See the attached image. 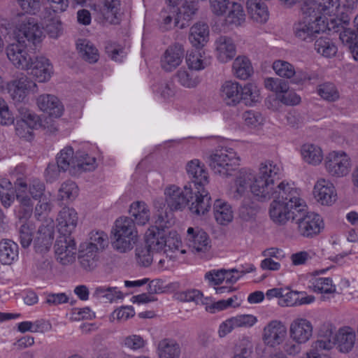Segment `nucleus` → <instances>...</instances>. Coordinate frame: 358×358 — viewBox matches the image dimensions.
I'll return each instance as SVG.
<instances>
[{
  "label": "nucleus",
  "instance_id": "obj_1",
  "mask_svg": "<svg viewBox=\"0 0 358 358\" xmlns=\"http://www.w3.org/2000/svg\"><path fill=\"white\" fill-rule=\"evenodd\" d=\"M186 171L189 181L183 189L171 185L165 190L166 203L171 210H182L187 206L196 215H203L211 207V197L204 187L208 183V175L199 159L187 162Z\"/></svg>",
  "mask_w": 358,
  "mask_h": 358
},
{
  "label": "nucleus",
  "instance_id": "obj_2",
  "mask_svg": "<svg viewBox=\"0 0 358 358\" xmlns=\"http://www.w3.org/2000/svg\"><path fill=\"white\" fill-rule=\"evenodd\" d=\"M266 169L261 173L252 186V196L254 199L260 202H266L271 199L273 201L270 204L269 215L272 221L279 225H283L290 219L295 220L294 217L298 214L294 209L296 206L303 204L299 198V194L296 189L292 187L284 181L275 185L279 180V176L276 177L275 171L268 173L267 176Z\"/></svg>",
  "mask_w": 358,
  "mask_h": 358
},
{
  "label": "nucleus",
  "instance_id": "obj_3",
  "mask_svg": "<svg viewBox=\"0 0 358 358\" xmlns=\"http://www.w3.org/2000/svg\"><path fill=\"white\" fill-rule=\"evenodd\" d=\"M57 162L62 172L69 171L72 176L80 174L83 171H94L96 159L85 152H77L75 155L71 147L62 149L57 156Z\"/></svg>",
  "mask_w": 358,
  "mask_h": 358
},
{
  "label": "nucleus",
  "instance_id": "obj_4",
  "mask_svg": "<svg viewBox=\"0 0 358 358\" xmlns=\"http://www.w3.org/2000/svg\"><path fill=\"white\" fill-rule=\"evenodd\" d=\"M112 234L111 243L114 250L121 253L131 250L138 238L134 220L129 217H121L116 220Z\"/></svg>",
  "mask_w": 358,
  "mask_h": 358
},
{
  "label": "nucleus",
  "instance_id": "obj_5",
  "mask_svg": "<svg viewBox=\"0 0 358 358\" xmlns=\"http://www.w3.org/2000/svg\"><path fill=\"white\" fill-rule=\"evenodd\" d=\"M208 163L215 173L228 177L238 166V157L232 148L222 147L210 155Z\"/></svg>",
  "mask_w": 358,
  "mask_h": 358
},
{
  "label": "nucleus",
  "instance_id": "obj_6",
  "mask_svg": "<svg viewBox=\"0 0 358 358\" xmlns=\"http://www.w3.org/2000/svg\"><path fill=\"white\" fill-rule=\"evenodd\" d=\"M298 213L294 217L297 224L298 232L303 237H313L318 234L323 228V222L320 216L306 211V206L299 204L294 208Z\"/></svg>",
  "mask_w": 358,
  "mask_h": 358
},
{
  "label": "nucleus",
  "instance_id": "obj_7",
  "mask_svg": "<svg viewBox=\"0 0 358 358\" xmlns=\"http://www.w3.org/2000/svg\"><path fill=\"white\" fill-rule=\"evenodd\" d=\"M326 29L327 23L324 20L319 22L313 20L312 18L303 17L293 24L292 32L298 40L310 42L314 40L317 34L324 31Z\"/></svg>",
  "mask_w": 358,
  "mask_h": 358
},
{
  "label": "nucleus",
  "instance_id": "obj_8",
  "mask_svg": "<svg viewBox=\"0 0 358 358\" xmlns=\"http://www.w3.org/2000/svg\"><path fill=\"white\" fill-rule=\"evenodd\" d=\"M169 6L176 9L174 26L183 29L189 26L198 10V0H167Z\"/></svg>",
  "mask_w": 358,
  "mask_h": 358
},
{
  "label": "nucleus",
  "instance_id": "obj_9",
  "mask_svg": "<svg viewBox=\"0 0 358 358\" xmlns=\"http://www.w3.org/2000/svg\"><path fill=\"white\" fill-rule=\"evenodd\" d=\"M273 69L280 77L291 79V83L303 85L306 81L317 78L315 73H308L302 71H296L294 66L285 61L277 60L273 64Z\"/></svg>",
  "mask_w": 358,
  "mask_h": 358
},
{
  "label": "nucleus",
  "instance_id": "obj_10",
  "mask_svg": "<svg viewBox=\"0 0 358 358\" xmlns=\"http://www.w3.org/2000/svg\"><path fill=\"white\" fill-rule=\"evenodd\" d=\"M43 36L37 20L34 17L26 18L20 25L16 36V41L27 44L30 48L36 46L41 41Z\"/></svg>",
  "mask_w": 358,
  "mask_h": 358
},
{
  "label": "nucleus",
  "instance_id": "obj_11",
  "mask_svg": "<svg viewBox=\"0 0 358 358\" xmlns=\"http://www.w3.org/2000/svg\"><path fill=\"white\" fill-rule=\"evenodd\" d=\"M324 166L331 176L343 177L349 173L350 159L343 151H332L324 158Z\"/></svg>",
  "mask_w": 358,
  "mask_h": 358
},
{
  "label": "nucleus",
  "instance_id": "obj_12",
  "mask_svg": "<svg viewBox=\"0 0 358 358\" xmlns=\"http://www.w3.org/2000/svg\"><path fill=\"white\" fill-rule=\"evenodd\" d=\"M57 260L62 265H68L75 260L76 253V243L71 235L60 234L55 244Z\"/></svg>",
  "mask_w": 358,
  "mask_h": 358
},
{
  "label": "nucleus",
  "instance_id": "obj_13",
  "mask_svg": "<svg viewBox=\"0 0 358 358\" xmlns=\"http://www.w3.org/2000/svg\"><path fill=\"white\" fill-rule=\"evenodd\" d=\"M266 169L267 172L275 171L276 172V177L279 176L280 172V169L276 164H273L272 162L266 161L264 163H262L259 166L258 172L254 175L250 170L241 169L235 180V185H239L242 187H245L248 189L250 187V192L252 194V186L255 183L256 179L259 178V176H262L261 173L264 172ZM273 174V172L271 173ZM267 176H270L269 173H267Z\"/></svg>",
  "mask_w": 358,
  "mask_h": 358
},
{
  "label": "nucleus",
  "instance_id": "obj_14",
  "mask_svg": "<svg viewBox=\"0 0 358 358\" xmlns=\"http://www.w3.org/2000/svg\"><path fill=\"white\" fill-rule=\"evenodd\" d=\"M27 47H29L27 44L16 41L6 49L8 59L19 69L25 70L31 64L32 57L27 53Z\"/></svg>",
  "mask_w": 358,
  "mask_h": 358
},
{
  "label": "nucleus",
  "instance_id": "obj_15",
  "mask_svg": "<svg viewBox=\"0 0 358 358\" xmlns=\"http://www.w3.org/2000/svg\"><path fill=\"white\" fill-rule=\"evenodd\" d=\"M9 93L15 104L26 103L29 92H36L37 85L30 78L24 76L13 80L8 86Z\"/></svg>",
  "mask_w": 358,
  "mask_h": 358
},
{
  "label": "nucleus",
  "instance_id": "obj_16",
  "mask_svg": "<svg viewBox=\"0 0 358 358\" xmlns=\"http://www.w3.org/2000/svg\"><path fill=\"white\" fill-rule=\"evenodd\" d=\"M55 225L51 221L47 224H41L34 241L35 251L43 253L49 251L54 239Z\"/></svg>",
  "mask_w": 358,
  "mask_h": 358
},
{
  "label": "nucleus",
  "instance_id": "obj_17",
  "mask_svg": "<svg viewBox=\"0 0 358 358\" xmlns=\"http://www.w3.org/2000/svg\"><path fill=\"white\" fill-rule=\"evenodd\" d=\"M184 55L185 49L182 45L175 43L170 45L162 57V68L166 71H172L182 63Z\"/></svg>",
  "mask_w": 358,
  "mask_h": 358
},
{
  "label": "nucleus",
  "instance_id": "obj_18",
  "mask_svg": "<svg viewBox=\"0 0 358 358\" xmlns=\"http://www.w3.org/2000/svg\"><path fill=\"white\" fill-rule=\"evenodd\" d=\"M289 335L293 341L298 343H305L313 335L311 322L304 318L294 320L289 327Z\"/></svg>",
  "mask_w": 358,
  "mask_h": 358
},
{
  "label": "nucleus",
  "instance_id": "obj_19",
  "mask_svg": "<svg viewBox=\"0 0 358 358\" xmlns=\"http://www.w3.org/2000/svg\"><path fill=\"white\" fill-rule=\"evenodd\" d=\"M187 240L189 247L195 253H204L211 247L210 240L206 232L203 230H194L192 227L187 229Z\"/></svg>",
  "mask_w": 358,
  "mask_h": 358
},
{
  "label": "nucleus",
  "instance_id": "obj_20",
  "mask_svg": "<svg viewBox=\"0 0 358 358\" xmlns=\"http://www.w3.org/2000/svg\"><path fill=\"white\" fill-rule=\"evenodd\" d=\"M286 334V327L280 321L273 320L264 327L263 339L268 345L275 346L283 341Z\"/></svg>",
  "mask_w": 358,
  "mask_h": 358
},
{
  "label": "nucleus",
  "instance_id": "obj_21",
  "mask_svg": "<svg viewBox=\"0 0 358 358\" xmlns=\"http://www.w3.org/2000/svg\"><path fill=\"white\" fill-rule=\"evenodd\" d=\"M57 221L59 233L71 235L77 225V213L73 208L64 207L59 211Z\"/></svg>",
  "mask_w": 358,
  "mask_h": 358
},
{
  "label": "nucleus",
  "instance_id": "obj_22",
  "mask_svg": "<svg viewBox=\"0 0 358 358\" xmlns=\"http://www.w3.org/2000/svg\"><path fill=\"white\" fill-rule=\"evenodd\" d=\"M348 24V21H342L341 19H332L327 22V29L329 31L333 30L334 32L339 33V38L345 45L350 46L357 41L358 34L354 30L345 27L344 25Z\"/></svg>",
  "mask_w": 358,
  "mask_h": 358
},
{
  "label": "nucleus",
  "instance_id": "obj_23",
  "mask_svg": "<svg viewBox=\"0 0 358 358\" xmlns=\"http://www.w3.org/2000/svg\"><path fill=\"white\" fill-rule=\"evenodd\" d=\"M52 69L49 60L41 56L32 58L31 64L26 70H29V73L36 77L38 82H45L50 79Z\"/></svg>",
  "mask_w": 358,
  "mask_h": 358
},
{
  "label": "nucleus",
  "instance_id": "obj_24",
  "mask_svg": "<svg viewBox=\"0 0 358 358\" xmlns=\"http://www.w3.org/2000/svg\"><path fill=\"white\" fill-rule=\"evenodd\" d=\"M40 110L47 113L50 117H59L64 111V106L58 98L52 94H42L36 99Z\"/></svg>",
  "mask_w": 358,
  "mask_h": 358
},
{
  "label": "nucleus",
  "instance_id": "obj_25",
  "mask_svg": "<svg viewBox=\"0 0 358 358\" xmlns=\"http://www.w3.org/2000/svg\"><path fill=\"white\" fill-rule=\"evenodd\" d=\"M314 195L322 205L329 206L336 200V193L333 184L324 179L319 180L314 187Z\"/></svg>",
  "mask_w": 358,
  "mask_h": 358
},
{
  "label": "nucleus",
  "instance_id": "obj_26",
  "mask_svg": "<svg viewBox=\"0 0 358 358\" xmlns=\"http://www.w3.org/2000/svg\"><path fill=\"white\" fill-rule=\"evenodd\" d=\"M240 90L241 85L238 83L228 80L220 88V96L226 105L235 106L241 101Z\"/></svg>",
  "mask_w": 358,
  "mask_h": 358
},
{
  "label": "nucleus",
  "instance_id": "obj_27",
  "mask_svg": "<svg viewBox=\"0 0 358 358\" xmlns=\"http://www.w3.org/2000/svg\"><path fill=\"white\" fill-rule=\"evenodd\" d=\"M215 44L217 57L220 62L226 63L236 55V45L230 37L221 36L216 40Z\"/></svg>",
  "mask_w": 358,
  "mask_h": 358
},
{
  "label": "nucleus",
  "instance_id": "obj_28",
  "mask_svg": "<svg viewBox=\"0 0 358 358\" xmlns=\"http://www.w3.org/2000/svg\"><path fill=\"white\" fill-rule=\"evenodd\" d=\"M181 346L173 338H165L159 341L157 346V354L159 358H180Z\"/></svg>",
  "mask_w": 358,
  "mask_h": 358
},
{
  "label": "nucleus",
  "instance_id": "obj_29",
  "mask_svg": "<svg viewBox=\"0 0 358 358\" xmlns=\"http://www.w3.org/2000/svg\"><path fill=\"white\" fill-rule=\"evenodd\" d=\"M356 335L350 327L340 329L334 337V345L341 352H349L354 347Z\"/></svg>",
  "mask_w": 358,
  "mask_h": 358
},
{
  "label": "nucleus",
  "instance_id": "obj_30",
  "mask_svg": "<svg viewBox=\"0 0 358 358\" xmlns=\"http://www.w3.org/2000/svg\"><path fill=\"white\" fill-rule=\"evenodd\" d=\"M189 40L196 48H203L209 40V27L208 24L204 22L194 24L190 29Z\"/></svg>",
  "mask_w": 358,
  "mask_h": 358
},
{
  "label": "nucleus",
  "instance_id": "obj_31",
  "mask_svg": "<svg viewBox=\"0 0 358 358\" xmlns=\"http://www.w3.org/2000/svg\"><path fill=\"white\" fill-rule=\"evenodd\" d=\"M164 255L167 257L178 260V255L185 254V250L180 249L182 241L176 231H171L167 234L165 232Z\"/></svg>",
  "mask_w": 358,
  "mask_h": 358
},
{
  "label": "nucleus",
  "instance_id": "obj_32",
  "mask_svg": "<svg viewBox=\"0 0 358 358\" xmlns=\"http://www.w3.org/2000/svg\"><path fill=\"white\" fill-rule=\"evenodd\" d=\"M145 244L155 253H159L165 249V231H158L156 228H149L145 233Z\"/></svg>",
  "mask_w": 358,
  "mask_h": 358
},
{
  "label": "nucleus",
  "instance_id": "obj_33",
  "mask_svg": "<svg viewBox=\"0 0 358 358\" xmlns=\"http://www.w3.org/2000/svg\"><path fill=\"white\" fill-rule=\"evenodd\" d=\"M213 214L217 223L226 225L233 220L234 213L231 205L222 199H216L213 204Z\"/></svg>",
  "mask_w": 358,
  "mask_h": 358
},
{
  "label": "nucleus",
  "instance_id": "obj_34",
  "mask_svg": "<svg viewBox=\"0 0 358 358\" xmlns=\"http://www.w3.org/2000/svg\"><path fill=\"white\" fill-rule=\"evenodd\" d=\"M129 214L135 224L145 225L150 219V210L144 201H134L130 205Z\"/></svg>",
  "mask_w": 358,
  "mask_h": 358
},
{
  "label": "nucleus",
  "instance_id": "obj_35",
  "mask_svg": "<svg viewBox=\"0 0 358 358\" xmlns=\"http://www.w3.org/2000/svg\"><path fill=\"white\" fill-rule=\"evenodd\" d=\"M16 109L20 118L17 120L31 129H37L41 126L39 116L31 111L26 103L16 104Z\"/></svg>",
  "mask_w": 358,
  "mask_h": 358
},
{
  "label": "nucleus",
  "instance_id": "obj_36",
  "mask_svg": "<svg viewBox=\"0 0 358 358\" xmlns=\"http://www.w3.org/2000/svg\"><path fill=\"white\" fill-rule=\"evenodd\" d=\"M334 329L331 324H324L323 325L319 333V336L321 338L318 339L315 342L313 343L311 347L313 348L314 350H330L334 345Z\"/></svg>",
  "mask_w": 358,
  "mask_h": 358
},
{
  "label": "nucleus",
  "instance_id": "obj_37",
  "mask_svg": "<svg viewBox=\"0 0 358 358\" xmlns=\"http://www.w3.org/2000/svg\"><path fill=\"white\" fill-rule=\"evenodd\" d=\"M247 8L251 18L259 23H264L268 19L266 4L261 0H248Z\"/></svg>",
  "mask_w": 358,
  "mask_h": 358
},
{
  "label": "nucleus",
  "instance_id": "obj_38",
  "mask_svg": "<svg viewBox=\"0 0 358 358\" xmlns=\"http://www.w3.org/2000/svg\"><path fill=\"white\" fill-rule=\"evenodd\" d=\"M18 256V245L11 240L0 242V262L3 264H11Z\"/></svg>",
  "mask_w": 358,
  "mask_h": 358
},
{
  "label": "nucleus",
  "instance_id": "obj_39",
  "mask_svg": "<svg viewBox=\"0 0 358 358\" xmlns=\"http://www.w3.org/2000/svg\"><path fill=\"white\" fill-rule=\"evenodd\" d=\"M301 153L303 160L310 164L317 165L323 159V154L320 147L313 143L303 145Z\"/></svg>",
  "mask_w": 358,
  "mask_h": 358
},
{
  "label": "nucleus",
  "instance_id": "obj_40",
  "mask_svg": "<svg viewBox=\"0 0 358 358\" xmlns=\"http://www.w3.org/2000/svg\"><path fill=\"white\" fill-rule=\"evenodd\" d=\"M232 69L236 77L241 79H248L253 73L250 59L246 57H238L233 62Z\"/></svg>",
  "mask_w": 358,
  "mask_h": 358
},
{
  "label": "nucleus",
  "instance_id": "obj_41",
  "mask_svg": "<svg viewBox=\"0 0 358 358\" xmlns=\"http://www.w3.org/2000/svg\"><path fill=\"white\" fill-rule=\"evenodd\" d=\"M259 210V205L248 196L242 201L239 208V216L244 221H250L255 218Z\"/></svg>",
  "mask_w": 358,
  "mask_h": 358
},
{
  "label": "nucleus",
  "instance_id": "obj_42",
  "mask_svg": "<svg viewBox=\"0 0 358 358\" xmlns=\"http://www.w3.org/2000/svg\"><path fill=\"white\" fill-rule=\"evenodd\" d=\"M121 0H103L101 13L104 19L110 24H118L120 20L117 17Z\"/></svg>",
  "mask_w": 358,
  "mask_h": 358
},
{
  "label": "nucleus",
  "instance_id": "obj_43",
  "mask_svg": "<svg viewBox=\"0 0 358 358\" xmlns=\"http://www.w3.org/2000/svg\"><path fill=\"white\" fill-rule=\"evenodd\" d=\"M77 49L81 57L89 63H95L99 59L96 48L87 39H80L77 43Z\"/></svg>",
  "mask_w": 358,
  "mask_h": 358
},
{
  "label": "nucleus",
  "instance_id": "obj_44",
  "mask_svg": "<svg viewBox=\"0 0 358 358\" xmlns=\"http://www.w3.org/2000/svg\"><path fill=\"white\" fill-rule=\"evenodd\" d=\"M186 62L189 69L200 71L210 64V58L202 55L199 50H192L187 54Z\"/></svg>",
  "mask_w": 358,
  "mask_h": 358
},
{
  "label": "nucleus",
  "instance_id": "obj_45",
  "mask_svg": "<svg viewBox=\"0 0 358 358\" xmlns=\"http://www.w3.org/2000/svg\"><path fill=\"white\" fill-rule=\"evenodd\" d=\"M245 21V14L243 6L237 3L232 6L224 19V24L227 26L239 27Z\"/></svg>",
  "mask_w": 358,
  "mask_h": 358
},
{
  "label": "nucleus",
  "instance_id": "obj_46",
  "mask_svg": "<svg viewBox=\"0 0 358 358\" xmlns=\"http://www.w3.org/2000/svg\"><path fill=\"white\" fill-rule=\"evenodd\" d=\"M315 50L324 57L331 58L336 55L338 48L334 41L327 37H320L315 42Z\"/></svg>",
  "mask_w": 358,
  "mask_h": 358
},
{
  "label": "nucleus",
  "instance_id": "obj_47",
  "mask_svg": "<svg viewBox=\"0 0 358 358\" xmlns=\"http://www.w3.org/2000/svg\"><path fill=\"white\" fill-rule=\"evenodd\" d=\"M78 262L83 269L92 271L95 269L99 263L98 252L83 249L78 255Z\"/></svg>",
  "mask_w": 358,
  "mask_h": 358
},
{
  "label": "nucleus",
  "instance_id": "obj_48",
  "mask_svg": "<svg viewBox=\"0 0 358 358\" xmlns=\"http://www.w3.org/2000/svg\"><path fill=\"white\" fill-rule=\"evenodd\" d=\"M300 9L303 17L312 18L313 20L322 22V17L317 0H303L300 3Z\"/></svg>",
  "mask_w": 358,
  "mask_h": 358
},
{
  "label": "nucleus",
  "instance_id": "obj_49",
  "mask_svg": "<svg viewBox=\"0 0 358 358\" xmlns=\"http://www.w3.org/2000/svg\"><path fill=\"white\" fill-rule=\"evenodd\" d=\"M108 244V238L103 231H92L90 234L89 242L86 249L91 251L99 252L102 251Z\"/></svg>",
  "mask_w": 358,
  "mask_h": 358
},
{
  "label": "nucleus",
  "instance_id": "obj_50",
  "mask_svg": "<svg viewBox=\"0 0 358 358\" xmlns=\"http://www.w3.org/2000/svg\"><path fill=\"white\" fill-rule=\"evenodd\" d=\"M177 81L187 88L196 87L200 83L199 76L185 69H180L176 74Z\"/></svg>",
  "mask_w": 358,
  "mask_h": 358
},
{
  "label": "nucleus",
  "instance_id": "obj_51",
  "mask_svg": "<svg viewBox=\"0 0 358 358\" xmlns=\"http://www.w3.org/2000/svg\"><path fill=\"white\" fill-rule=\"evenodd\" d=\"M174 223L173 215L166 210H158L155 215V225L150 228H156L158 231H166L165 229L171 227Z\"/></svg>",
  "mask_w": 358,
  "mask_h": 358
},
{
  "label": "nucleus",
  "instance_id": "obj_52",
  "mask_svg": "<svg viewBox=\"0 0 358 358\" xmlns=\"http://www.w3.org/2000/svg\"><path fill=\"white\" fill-rule=\"evenodd\" d=\"M92 296L96 299L103 298L110 302H112L115 299L123 298L122 292L117 291V287L103 286L97 287L95 289Z\"/></svg>",
  "mask_w": 358,
  "mask_h": 358
},
{
  "label": "nucleus",
  "instance_id": "obj_53",
  "mask_svg": "<svg viewBox=\"0 0 358 358\" xmlns=\"http://www.w3.org/2000/svg\"><path fill=\"white\" fill-rule=\"evenodd\" d=\"M318 94L324 100L335 101L339 98V92L332 83H324L317 86Z\"/></svg>",
  "mask_w": 358,
  "mask_h": 358
},
{
  "label": "nucleus",
  "instance_id": "obj_54",
  "mask_svg": "<svg viewBox=\"0 0 358 358\" xmlns=\"http://www.w3.org/2000/svg\"><path fill=\"white\" fill-rule=\"evenodd\" d=\"M78 194L76 182L67 180L63 182L59 189L58 197L60 200H73Z\"/></svg>",
  "mask_w": 358,
  "mask_h": 358
},
{
  "label": "nucleus",
  "instance_id": "obj_55",
  "mask_svg": "<svg viewBox=\"0 0 358 358\" xmlns=\"http://www.w3.org/2000/svg\"><path fill=\"white\" fill-rule=\"evenodd\" d=\"M313 290L315 292L333 294L336 292V287L330 278H319L313 283Z\"/></svg>",
  "mask_w": 358,
  "mask_h": 358
},
{
  "label": "nucleus",
  "instance_id": "obj_56",
  "mask_svg": "<svg viewBox=\"0 0 358 358\" xmlns=\"http://www.w3.org/2000/svg\"><path fill=\"white\" fill-rule=\"evenodd\" d=\"M154 254L155 252H152L145 244L144 246H138L136 249L137 262L145 267H148L152 264Z\"/></svg>",
  "mask_w": 358,
  "mask_h": 358
},
{
  "label": "nucleus",
  "instance_id": "obj_57",
  "mask_svg": "<svg viewBox=\"0 0 358 358\" xmlns=\"http://www.w3.org/2000/svg\"><path fill=\"white\" fill-rule=\"evenodd\" d=\"M176 297L182 302H194L196 304L203 303V294L197 289H189L178 292Z\"/></svg>",
  "mask_w": 358,
  "mask_h": 358
},
{
  "label": "nucleus",
  "instance_id": "obj_58",
  "mask_svg": "<svg viewBox=\"0 0 358 358\" xmlns=\"http://www.w3.org/2000/svg\"><path fill=\"white\" fill-rule=\"evenodd\" d=\"M256 321V317L252 315H241L227 320L223 327L227 325H234L235 327H251Z\"/></svg>",
  "mask_w": 358,
  "mask_h": 358
},
{
  "label": "nucleus",
  "instance_id": "obj_59",
  "mask_svg": "<svg viewBox=\"0 0 358 358\" xmlns=\"http://www.w3.org/2000/svg\"><path fill=\"white\" fill-rule=\"evenodd\" d=\"M123 345L131 350L137 351L146 345V341L140 335L131 334L124 337Z\"/></svg>",
  "mask_w": 358,
  "mask_h": 358
},
{
  "label": "nucleus",
  "instance_id": "obj_60",
  "mask_svg": "<svg viewBox=\"0 0 358 358\" xmlns=\"http://www.w3.org/2000/svg\"><path fill=\"white\" fill-rule=\"evenodd\" d=\"M301 98L295 92L286 91L282 94H278L276 98H273V101L278 103L279 101L287 106H294L299 103Z\"/></svg>",
  "mask_w": 358,
  "mask_h": 358
},
{
  "label": "nucleus",
  "instance_id": "obj_61",
  "mask_svg": "<svg viewBox=\"0 0 358 358\" xmlns=\"http://www.w3.org/2000/svg\"><path fill=\"white\" fill-rule=\"evenodd\" d=\"M176 9L174 6H169L167 9H164L160 13V18L162 20L161 28L164 31L168 30L172 27L173 18H176Z\"/></svg>",
  "mask_w": 358,
  "mask_h": 358
},
{
  "label": "nucleus",
  "instance_id": "obj_62",
  "mask_svg": "<svg viewBox=\"0 0 358 358\" xmlns=\"http://www.w3.org/2000/svg\"><path fill=\"white\" fill-rule=\"evenodd\" d=\"M299 292L285 291L282 292L281 299L278 300V304L282 307L297 306L299 301Z\"/></svg>",
  "mask_w": 358,
  "mask_h": 358
},
{
  "label": "nucleus",
  "instance_id": "obj_63",
  "mask_svg": "<svg viewBox=\"0 0 358 358\" xmlns=\"http://www.w3.org/2000/svg\"><path fill=\"white\" fill-rule=\"evenodd\" d=\"M51 208L52 206L48 198L43 196V198L39 199L34 210L35 217L38 220L44 217L51 210Z\"/></svg>",
  "mask_w": 358,
  "mask_h": 358
},
{
  "label": "nucleus",
  "instance_id": "obj_64",
  "mask_svg": "<svg viewBox=\"0 0 358 358\" xmlns=\"http://www.w3.org/2000/svg\"><path fill=\"white\" fill-rule=\"evenodd\" d=\"M21 9L27 13L36 15L41 8L40 0H16Z\"/></svg>",
  "mask_w": 358,
  "mask_h": 358
}]
</instances>
